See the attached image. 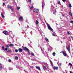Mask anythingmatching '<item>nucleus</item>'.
<instances>
[{"instance_id": "obj_15", "label": "nucleus", "mask_w": 73, "mask_h": 73, "mask_svg": "<svg viewBox=\"0 0 73 73\" xmlns=\"http://www.w3.org/2000/svg\"><path fill=\"white\" fill-rule=\"evenodd\" d=\"M45 40H46V42H49V39L46 38H45Z\"/></svg>"}, {"instance_id": "obj_21", "label": "nucleus", "mask_w": 73, "mask_h": 73, "mask_svg": "<svg viewBox=\"0 0 73 73\" xmlns=\"http://www.w3.org/2000/svg\"><path fill=\"white\" fill-rule=\"evenodd\" d=\"M69 65H70V66H73V65L71 63H69Z\"/></svg>"}, {"instance_id": "obj_1", "label": "nucleus", "mask_w": 73, "mask_h": 73, "mask_svg": "<svg viewBox=\"0 0 73 73\" xmlns=\"http://www.w3.org/2000/svg\"><path fill=\"white\" fill-rule=\"evenodd\" d=\"M47 26L48 27V29H49V30H50V31H53V29H52V28H51V27H50L49 25L48 24H47Z\"/></svg>"}, {"instance_id": "obj_19", "label": "nucleus", "mask_w": 73, "mask_h": 73, "mask_svg": "<svg viewBox=\"0 0 73 73\" xmlns=\"http://www.w3.org/2000/svg\"><path fill=\"white\" fill-rule=\"evenodd\" d=\"M68 7H70V8H71L72 7V5H71V4L70 3L69 4V5H68Z\"/></svg>"}, {"instance_id": "obj_16", "label": "nucleus", "mask_w": 73, "mask_h": 73, "mask_svg": "<svg viewBox=\"0 0 73 73\" xmlns=\"http://www.w3.org/2000/svg\"><path fill=\"white\" fill-rule=\"evenodd\" d=\"M43 68L44 70L46 69V67L45 66H43Z\"/></svg>"}, {"instance_id": "obj_32", "label": "nucleus", "mask_w": 73, "mask_h": 73, "mask_svg": "<svg viewBox=\"0 0 73 73\" xmlns=\"http://www.w3.org/2000/svg\"><path fill=\"white\" fill-rule=\"evenodd\" d=\"M2 48L3 49V50H5V48H4V46H2Z\"/></svg>"}, {"instance_id": "obj_11", "label": "nucleus", "mask_w": 73, "mask_h": 73, "mask_svg": "<svg viewBox=\"0 0 73 73\" xmlns=\"http://www.w3.org/2000/svg\"><path fill=\"white\" fill-rule=\"evenodd\" d=\"M3 69V65L1 63L0 64V70Z\"/></svg>"}, {"instance_id": "obj_38", "label": "nucleus", "mask_w": 73, "mask_h": 73, "mask_svg": "<svg viewBox=\"0 0 73 73\" xmlns=\"http://www.w3.org/2000/svg\"><path fill=\"white\" fill-rule=\"evenodd\" d=\"M8 61L9 62H11V60L10 59H9V60H8Z\"/></svg>"}, {"instance_id": "obj_36", "label": "nucleus", "mask_w": 73, "mask_h": 73, "mask_svg": "<svg viewBox=\"0 0 73 73\" xmlns=\"http://www.w3.org/2000/svg\"><path fill=\"white\" fill-rule=\"evenodd\" d=\"M70 22L71 23H72V24H73V21L72 20H71L70 21Z\"/></svg>"}, {"instance_id": "obj_34", "label": "nucleus", "mask_w": 73, "mask_h": 73, "mask_svg": "<svg viewBox=\"0 0 73 73\" xmlns=\"http://www.w3.org/2000/svg\"><path fill=\"white\" fill-rule=\"evenodd\" d=\"M31 56H34V53L32 52L31 54Z\"/></svg>"}, {"instance_id": "obj_2", "label": "nucleus", "mask_w": 73, "mask_h": 73, "mask_svg": "<svg viewBox=\"0 0 73 73\" xmlns=\"http://www.w3.org/2000/svg\"><path fill=\"white\" fill-rule=\"evenodd\" d=\"M19 20L21 21H24L23 17L21 16L19 17Z\"/></svg>"}, {"instance_id": "obj_23", "label": "nucleus", "mask_w": 73, "mask_h": 73, "mask_svg": "<svg viewBox=\"0 0 73 73\" xmlns=\"http://www.w3.org/2000/svg\"><path fill=\"white\" fill-rule=\"evenodd\" d=\"M10 46H13V44H9Z\"/></svg>"}, {"instance_id": "obj_49", "label": "nucleus", "mask_w": 73, "mask_h": 73, "mask_svg": "<svg viewBox=\"0 0 73 73\" xmlns=\"http://www.w3.org/2000/svg\"><path fill=\"white\" fill-rule=\"evenodd\" d=\"M70 73H73V72H72V71H70Z\"/></svg>"}, {"instance_id": "obj_50", "label": "nucleus", "mask_w": 73, "mask_h": 73, "mask_svg": "<svg viewBox=\"0 0 73 73\" xmlns=\"http://www.w3.org/2000/svg\"><path fill=\"white\" fill-rule=\"evenodd\" d=\"M27 28H29V26L28 25L27 26Z\"/></svg>"}, {"instance_id": "obj_35", "label": "nucleus", "mask_w": 73, "mask_h": 73, "mask_svg": "<svg viewBox=\"0 0 73 73\" xmlns=\"http://www.w3.org/2000/svg\"><path fill=\"white\" fill-rule=\"evenodd\" d=\"M5 5V3H3V6H4Z\"/></svg>"}, {"instance_id": "obj_44", "label": "nucleus", "mask_w": 73, "mask_h": 73, "mask_svg": "<svg viewBox=\"0 0 73 73\" xmlns=\"http://www.w3.org/2000/svg\"><path fill=\"white\" fill-rule=\"evenodd\" d=\"M30 33H31V35H32V31H31V32H30Z\"/></svg>"}, {"instance_id": "obj_10", "label": "nucleus", "mask_w": 73, "mask_h": 73, "mask_svg": "<svg viewBox=\"0 0 73 73\" xmlns=\"http://www.w3.org/2000/svg\"><path fill=\"white\" fill-rule=\"evenodd\" d=\"M23 49L24 50H26V51L29 50V49L27 48V47H24L23 48Z\"/></svg>"}, {"instance_id": "obj_17", "label": "nucleus", "mask_w": 73, "mask_h": 73, "mask_svg": "<svg viewBox=\"0 0 73 73\" xmlns=\"http://www.w3.org/2000/svg\"><path fill=\"white\" fill-rule=\"evenodd\" d=\"M7 7L9 9H10V8H11L12 7V6H9V5H8Z\"/></svg>"}, {"instance_id": "obj_28", "label": "nucleus", "mask_w": 73, "mask_h": 73, "mask_svg": "<svg viewBox=\"0 0 73 73\" xmlns=\"http://www.w3.org/2000/svg\"><path fill=\"white\" fill-rule=\"evenodd\" d=\"M70 15L71 16H73V15H72V13L71 12L69 13Z\"/></svg>"}, {"instance_id": "obj_46", "label": "nucleus", "mask_w": 73, "mask_h": 73, "mask_svg": "<svg viewBox=\"0 0 73 73\" xmlns=\"http://www.w3.org/2000/svg\"><path fill=\"white\" fill-rule=\"evenodd\" d=\"M29 46H31V45H30V44H28Z\"/></svg>"}, {"instance_id": "obj_13", "label": "nucleus", "mask_w": 73, "mask_h": 73, "mask_svg": "<svg viewBox=\"0 0 73 73\" xmlns=\"http://www.w3.org/2000/svg\"><path fill=\"white\" fill-rule=\"evenodd\" d=\"M54 70H58V67H56L55 66H54Z\"/></svg>"}, {"instance_id": "obj_9", "label": "nucleus", "mask_w": 73, "mask_h": 73, "mask_svg": "<svg viewBox=\"0 0 73 73\" xmlns=\"http://www.w3.org/2000/svg\"><path fill=\"white\" fill-rule=\"evenodd\" d=\"M44 5H45V3H44V2H43L42 3V9L44 8Z\"/></svg>"}, {"instance_id": "obj_41", "label": "nucleus", "mask_w": 73, "mask_h": 73, "mask_svg": "<svg viewBox=\"0 0 73 73\" xmlns=\"http://www.w3.org/2000/svg\"><path fill=\"white\" fill-rule=\"evenodd\" d=\"M29 2L30 3V2H31L32 1L31 0H28Z\"/></svg>"}, {"instance_id": "obj_6", "label": "nucleus", "mask_w": 73, "mask_h": 73, "mask_svg": "<svg viewBox=\"0 0 73 73\" xmlns=\"http://www.w3.org/2000/svg\"><path fill=\"white\" fill-rule=\"evenodd\" d=\"M62 53L64 56H65V57H66V56H67V54H66V53H65V52L62 51Z\"/></svg>"}, {"instance_id": "obj_12", "label": "nucleus", "mask_w": 73, "mask_h": 73, "mask_svg": "<svg viewBox=\"0 0 73 73\" xmlns=\"http://www.w3.org/2000/svg\"><path fill=\"white\" fill-rule=\"evenodd\" d=\"M18 50L19 51V52H23V49H21V48H19Z\"/></svg>"}, {"instance_id": "obj_47", "label": "nucleus", "mask_w": 73, "mask_h": 73, "mask_svg": "<svg viewBox=\"0 0 73 73\" xmlns=\"http://www.w3.org/2000/svg\"><path fill=\"white\" fill-rule=\"evenodd\" d=\"M3 1H6V0H2Z\"/></svg>"}, {"instance_id": "obj_51", "label": "nucleus", "mask_w": 73, "mask_h": 73, "mask_svg": "<svg viewBox=\"0 0 73 73\" xmlns=\"http://www.w3.org/2000/svg\"><path fill=\"white\" fill-rule=\"evenodd\" d=\"M54 13L55 14H56V13H55L54 12V13H53V14H54Z\"/></svg>"}, {"instance_id": "obj_33", "label": "nucleus", "mask_w": 73, "mask_h": 73, "mask_svg": "<svg viewBox=\"0 0 73 73\" xmlns=\"http://www.w3.org/2000/svg\"><path fill=\"white\" fill-rule=\"evenodd\" d=\"M67 35H70V33L69 32V31H67Z\"/></svg>"}, {"instance_id": "obj_5", "label": "nucleus", "mask_w": 73, "mask_h": 73, "mask_svg": "<svg viewBox=\"0 0 73 73\" xmlns=\"http://www.w3.org/2000/svg\"><path fill=\"white\" fill-rule=\"evenodd\" d=\"M33 12L35 13H38V9H34L33 11Z\"/></svg>"}, {"instance_id": "obj_4", "label": "nucleus", "mask_w": 73, "mask_h": 73, "mask_svg": "<svg viewBox=\"0 0 73 73\" xmlns=\"http://www.w3.org/2000/svg\"><path fill=\"white\" fill-rule=\"evenodd\" d=\"M68 50L69 53L70 54V46H68V47L66 48Z\"/></svg>"}, {"instance_id": "obj_40", "label": "nucleus", "mask_w": 73, "mask_h": 73, "mask_svg": "<svg viewBox=\"0 0 73 73\" xmlns=\"http://www.w3.org/2000/svg\"><path fill=\"white\" fill-rule=\"evenodd\" d=\"M5 49V50H6V51H7V50H8V48H6Z\"/></svg>"}, {"instance_id": "obj_27", "label": "nucleus", "mask_w": 73, "mask_h": 73, "mask_svg": "<svg viewBox=\"0 0 73 73\" xmlns=\"http://www.w3.org/2000/svg\"><path fill=\"white\" fill-rule=\"evenodd\" d=\"M27 51V52H28V54H29V55L30 54V52H29V50H28Z\"/></svg>"}, {"instance_id": "obj_26", "label": "nucleus", "mask_w": 73, "mask_h": 73, "mask_svg": "<svg viewBox=\"0 0 73 73\" xmlns=\"http://www.w3.org/2000/svg\"><path fill=\"white\" fill-rule=\"evenodd\" d=\"M52 55H53V56H54L56 55V53L55 52H54L52 53Z\"/></svg>"}, {"instance_id": "obj_24", "label": "nucleus", "mask_w": 73, "mask_h": 73, "mask_svg": "<svg viewBox=\"0 0 73 73\" xmlns=\"http://www.w3.org/2000/svg\"><path fill=\"white\" fill-rule=\"evenodd\" d=\"M10 9H11V11H12L13 12V8H12V7H11L10 8Z\"/></svg>"}, {"instance_id": "obj_53", "label": "nucleus", "mask_w": 73, "mask_h": 73, "mask_svg": "<svg viewBox=\"0 0 73 73\" xmlns=\"http://www.w3.org/2000/svg\"><path fill=\"white\" fill-rule=\"evenodd\" d=\"M31 60H33V59H31Z\"/></svg>"}, {"instance_id": "obj_39", "label": "nucleus", "mask_w": 73, "mask_h": 73, "mask_svg": "<svg viewBox=\"0 0 73 73\" xmlns=\"http://www.w3.org/2000/svg\"><path fill=\"white\" fill-rule=\"evenodd\" d=\"M15 52H18V50L17 49H16L15 50Z\"/></svg>"}, {"instance_id": "obj_14", "label": "nucleus", "mask_w": 73, "mask_h": 73, "mask_svg": "<svg viewBox=\"0 0 73 73\" xmlns=\"http://www.w3.org/2000/svg\"><path fill=\"white\" fill-rule=\"evenodd\" d=\"M1 15L3 19H4L5 17L4 16V14H3V13H2Z\"/></svg>"}, {"instance_id": "obj_48", "label": "nucleus", "mask_w": 73, "mask_h": 73, "mask_svg": "<svg viewBox=\"0 0 73 73\" xmlns=\"http://www.w3.org/2000/svg\"><path fill=\"white\" fill-rule=\"evenodd\" d=\"M54 60V61H57V60L56 59H55Z\"/></svg>"}, {"instance_id": "obj_45", "label": "nucleus", "mask_w": 73, "mask_h": 73, "mask_svg": "<svg viewBox=\"0 0 73 73\" xmlns=\"http://www.w3.org/2000/svg\"><path fill=\"white\" fill-rule=\"evenodd\" d=\"M62 1H63V2H65V1H66V0H62Z\"/></svg>"}, {"instance_id": "obj_42", "label": "nucleus", "mask_w": 73, "mask_h": 73, "mask_svg": "<svg viewBox=\"0 0 73 73\" xmlns=\"http://www.w3.org/2000/svg\"><path fill=\"white\" fill-rule=\"evenodd\" d=\"M62 63H60L59 64V65H60V66H61V65H62Z\"/></svg>"}, {"instance_id": "obj_8", "label": "nucleus", "mask_w": 73, "mask_h": 73, "mask_svg": "<svg viewBox=\"0 0 73 73\" xmlns=\"http://www.w3.org/2000/svg\"><path fill=\"white\" fill-rule=\"evenodd\" d=\"M3 33L5 35H8V32H7L6 31H3Z\"/></svg>"}, {"instance_id": "obj_7", "label": "nucleus", "mask_w": 73, "mask_h": 73, "mask_svg": "<svg viewBox=\"0 0 73 73\" xmlns=\"http://www.w3.org/2000/svg\"><path fill=\"white\" fill-rule=\"evenodd\" d=\"M35 68L36 69H37L38 70H41V69H40V67L39 66H36Z\"/></svg>"}, {"instance_id": "obj_25", "label": "nucleus", "mask_w": 73, "mask_h": 73, "mask_svg": "<svg viewBox=\"0 0 73 73\" xmlns=\"http://www.w3.org/2000/svg\"><path fill=\"white\" fill-rule=\"evenodd\" d=\"M36 24H37V25L38 24V21L37 20L36 21Z\"/></svg>"}, {"instance_id": "obj_43", "label": "nucleus", "mask_w": 73, "mask_h": 73, "mask_svg": "<svg viewBox=\"0 0 73 73\" xmlns=\"http://www.w3.org/2000/svg\"><path fill=\"white\" fill-rule=\"evenodd\" d=\"M11 52V50H9L7 51L8 52Z\"/></svg>"}, {"instance_id": "obj_30", "label": "nucleus", "mask_w": 73, "mask_h": 73, "mask_svg": "<svg viewBox=\"0 0 73 73\" xmlns=\"http://www.w3.org/2000/svg\"><path fill=\"white\" fill-rule=\"evenodd\" d=\"M50 62L51 65H52V66H53V62H52V61L51 60H50Z\"/></svg>"}, {"instance_id": "obj_52", "label": "nucleus", "mask_w": 73, "mask_h": 73, "mask_svg": "<svg viewBox=\"0 0 73 73\" xmlns=\"http://www.w3.org/2000/svg\"><path fill=\"white\" fill-rule=\"evenodd\" d=\"M71 38H72V40H73V37H72Z\"/></svg>"}, {"instance_id": "obj_3", "label": "nucleus", "mask_w": 73, "mask_h": 73, "mask_svg": "<svg viewBox=\"0 0 73 73\" xmlns=\"http://www.w3.org/2000/svg\"><path fill=\"white\" fill-rule=\"evenodd\" d=\"M38 47H40V49L42 51V52L43 53V54H44V48H41V46H40V45H39L38 46Z\"/></svg>"}, {"instance_id": "obj_20", "label": "nucleus", "mask_w": 73, "mask_h": 73, "mask_svg": "<svg viewBox=\"0 0 73 73\" xmlns=\"http://www.w3.org/2000/svg\"><path fill=\"white\" fill-rule=\"evenodd\" d=\"M55 35H56V33H52V36H55Z\"/></svg>"}, {"instance_id": "obj_29", "label": "nucleus", "mask_w": 73, "mask_h": 73, "mask_svg": "<svg viewBox=\"0 0 73 73\" xmlns=\"http://www.w3.org/2000/svg\"><path fill=\"white\" fill-rule=\"evenodd\" d=\"M5 47L6 48H9V45H7L5 46Z\"/></svg>"}, {"instance_id": "obj_31", "label": "nucleus", "mask_w": 73, "mask_h": 73, "mask_svg": "<svg viewBox=\"0 0 73 73\" xmlns=\"http://www.w3.org/2000/svg\"><path fill=\"white\" fill-rule=\"evenodd\" d=\"M20 9V7H17V10H19V9Z\"/></svg>"}, {"instance_id": "obj_22", "label": "nucleus", "mask_w": 73, "mask_h": 73, "mask_svg": "<svg viewBox=\"0 0 73 73\" xmlns=\"http://www.w3.org/2000/svg\"><path fill=\"white\" fill-rule=\"evenodd\" d=\"M58 4L59 5H60V4H61V3L60 2V1H58Z\"/></svg>"}, {"instance_id": "obj_37", "label": "nucleus", "mask_w": 73, "mask_h": 73, "mask_svg": "<svg viewBox=\"0 0 73 73\" xmlns=\"http://www.w3.org/2000/svg\"><path fill=\"white\" fill-rule=\"evenodd\" d=\"M33 6H32L30 7V9H33Z\"/></svg>"}, {"instance_id": "obj_18", "label": "nucleus", "mask_w": 73, "mask_h": 73, "mask_svg": "<svg viewBox=\"0 0 73 73\" xmlns=\"http://www.w3.org/2000/svg\"><path fill=\"white\" fill-rule=\"evenodd\" d=\"M15 60H18V59H19V58H18V57L17 56L15 57Z\"/></svg>"}]
</instances>
